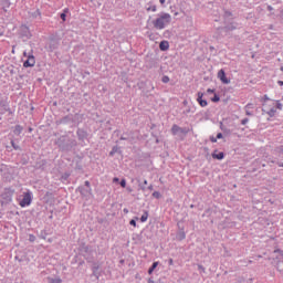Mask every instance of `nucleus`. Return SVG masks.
Instances as JSON below:
<instances>
[{"label":"nucleus","instance_id":"1","mask_svg":"<svg viewBox=\"0 0 283 283\" xmlns=\"http://www.w3.org/2000/svg\"><path fill=\"white\" fill-rule=\"evenodd\" d=\"M282 104L274 99H264L262 111L268 114L271 118L275 115L276 109H281Z\"/></svg>","mask_w":283,"mask_h":283},{"label":"nucleus","instance_id":"2","mask_svg":"<svg viewBox=\"0 0 283 283\" xmlns=\"http://www.w3.org/2000/svg\"><path fill=\"white\" fill-rule=\"evenodd\" d=\"M56 145L62 151H70L72 147H76V139L70 136H62L56 140Z\"/></svg>","mask_w":283,"mask_h":283},{"label":"nucleus","instance_id":"3","mask_svg":"<svg viewBox=\"0 0 283 283\" xmlns=\"http://www.w3.org/2000/svg\"><path fill=\"white\" fill-rule=\"evenodd\" d=\"M171 23V14L163 13L159 18L153 21L154 28L156 30H165V25H169Z\"/></svg>","mask_w":283,"mask_h":283},{"label":"nucleus","instance_id":"4","mask_svg":"<svg viewBox=\"0 0 283 283\" xmlns=\"http://www.w3.org/2000/svg\"><path fill=\"white\" fill-rule=\"evenodd\" d=\"M23 55L27 56V61H24V66L25 67H34L36 60L34 59V55L32 53H28V51L23 52Z\"/></svg>","mask_w":283,"mask_h":283},{"label":"nucleus","instance_id":"5","mask_svg":"<svg viewBox=\"0 0 283 283\" xmlns=\"http://www.w3.org/2000/svg\"><path fill=\"white\" fill-rule=\"evenodd\" d=\"M32 205V193L25 192L23 199L20 201V207H30Z\"/></svg>","mask_w":283,"mask_h":283},{"label":"nucleus","instance_id":"6","mask_svg":"<svg viewBox=\"0 0 283 283\" xmlns=\"http://www.w3.org/2000/svg\"><path fill=\"white\" fill-rule=\"evenodd\" d=\"M218 78H220L221 83H223L224 85H229V83H231V80L227 78L224 70H220L218 72Z\"/></svg>","mask_w":283,"mask_h":283},{"label":"nucleus","instance_id":"7","mask_svg":"<svg viewBox=\"0 0 283 283\" xmlns=\"http://www.w3.org/2000/svg\"><path fill=\"white\" fill-rule=\"evenodd\" d=\"M171 133L174 136H178V134H187V130L175 124L172 125Z\"/></svg>","mask_w":283,"mask_h":283},{"label":"nucleus","instance_id":"8","mask_svg":"<svg viewBox=\"0 0 283 283\" xmlns=\"http://www.w3.org/2000/svg\"><path fill=\"white\" fill-rule=\"evenodd\" d=\"M78 191L84 198H90V196H92V188L80 187Z\"/></svg>","mask_w":283,"mask_h":283},{"label":"nucleus","instance_id":"9","mask_svg":"<svg viewBox=\"0 0 283 283\" xmlns=\"http://www.w3.org/2000/svg\"><path fill=\"white\" fill-rule=\"evenodd\" d=\"M227 25L224 27V30L227 32H233V30H238V23L235 22H227Z\"/></svg>","mask_w":283,"mask_h":283},{"label":"nucleus","instance_id":"10","mask_svg":"<svg viewBox=\"0 0 283 283\" xmlns=\"http://www.w3.org/2000/svg\"><path fill=\"white\" fill-rule=\"evenodd\" d=\"M223 18H224V23H229L230 21L233 20V13H231V11H224Z\"/></svg>","mask_w":283,"mask_h":283},{"label":"nucleus","instance_id":"11","mask_svg":"<svg viewBox=\"0 0 283 283\" xmlns=\"http://www.w3.org/2000/svg\"><path fill=\"white\" fill-rule=\"evenodd\" d=\"M22 36H25L27 39H30L32 34H30V29L28 27L22 25L21 27Z\"/></svg>","mask_w":283,"mask_h":283},{"label":"nucleus","instance_id":"12","mask_svg":"<svg viewBox=\"0 0 283 283\" xmlns=\"http://www.w3.org/2000/svg\"><path fill=\"white\" fill-rule=\"evenodd\" d=\"M159 49L161 50V52H167V50H169V42L168 41H161L159 43Z\"/></svg>","mask_w":283,"mask_h":283},{"label":"nucleus","instance_id":"13","mask_svg":"<svg viewBox=\"0 0 283 283\" xmlns=\"http://www.w3.org/2000/svg\"><path fill=\"white\" fill-rule=\"evenodd\" d=\"M212 158H214L216 160H222L224 158V153H219V154L213 153Z\"/></svg>","mask_w":283,"mask_h":283},{"label":"nucleus","instance_id":"14","mask_svg":"<svg viewBox=\"0 0 283 283\" xmlns=\"http://www.w3.org/2000/svg\"><path fill=\"white\" fill-rule=\"evenodd\" d=\"M21 132H23V127H21V125H17L14 127L13 134H15V136H19Z\"/></svg>","mask_w":283,"mask_h":283},{"label":"nucleus","instance_id":"15","mask_svg":"<svg viewBox=\"0 0 283 283\" xmlns=\"http://www.w3.org/2000/svg\"><path fill=\"white\" fill-rule=\"evenodd\" d=\"M49 283H62L63 281L60 277H48Z\"/></svg>","mask_w":283,"mask_h":283},{"label":"nucleus","instance_id":"16","mask_svg":"<svg viewBox=\"0 0 283 283\" xmlns=\"http://www.w3.org/2000/svg\"><path fill=\"white\" fill-rule=\"evenodd\" d=\"M77 136H78L80 140H83V138H85V136H87V135L83 129H78L77 130Z\"/></svg>","mask_w":283,"mask_h":283},{"label":"nucleus","instance_id":"17","mask_svg":"<svg viewBox=\"0 0 283 283\" xmlns=\"http://www.w3.org/2000/svg\"><path fill=\"white\" fill-rule=\"evenodd\" d=\"M157 266H158V262H154L153 265L148 270V274L151 275V273H154V271H156Z\"/></svg>","mask_w":283,"mask_h":283},{"label":"nucleus","instance_id":"18","mask_svg":"<svg viewBox=\"0 0 283 283\" xmlns=\"http://www.w3.org/2000/svg\"><path fill=\"white\" fill-rule=\"evenodd\" d=\"M185 238H187V235L185 234V231H179L177 234V239L178 240H185Z\"/></svg>","mask_w":283,"mask_h":283},{"label":"nucleus","instance_id":"19","mask_svg":"<svg viewBox=\"0 0 283 283\" xmlns=\"http://www.w3.org/2000/svg\"><path fill=\"white\" fill-rule=\"evenodd\" d=\"M148 218H149V213L148 212H144V214L140 218V222H147Z\"/></svg>","mask_w":283,"mask_h":283},{"label":"nucleus","instance_id":"20","mask_svg":"<svg viewBox=\"0 0 283 283\" xmlns=\"http://www.w3.org/2000/svg\"><path fill=\"white\" fill-rule=\"evenodd\" d=\"M32 19H36L38 17H41V11L36 10L35 12L31 13Z\"/></svg>","mask_w":283,"mask_h":283},{"label":"nucleus","instance_id":"21","mask_svg":"<svg viewBox=\"0 0 283 283\" xmlns=\"http://www.w3.org/2000/svg\"><path fill=\"white\" fill-rule=\"evenodd\" d=\"M118 146L113 147L112 151L109 153V156H114V154H117Z\"/></svg>","mask_w":283,"mask_h":283},{"label":"nucleus","instance_id":"22","mask_svg":"<svg viewBox=\"0 0 283 283\" xmlns=\"http://www.w3.org/2000/svg\"><path fill=\"white\" fill-rule=\"evenodd\" d=\"M219 102H220V96L214 94V96L212 97V103H219Z\"/></svg>","mask_w":283,"mask_h":283},{"label":"nucleus","instance_id":"23","mask_svg":"<svg viewBox=\"0 0 283 283\" xmlns=\"http://www.w3.org/2000/svg\"><path fill=\"white\" fill-rule=\"evenodd\" d=\"M199 105H200L201 107H207V105H208L207 99H201V101L199 102Z\"/></svg>","mask_w":283,"mask_h":283},{"label":"nucleus","instance_id":"24","mask_svg":"<svg viewBox=\"0 0 283 283\" xmlns=\"http://www.w3.org/2000/svg\"><path fill=\"white\" fill-rule=\"evenodd\" d=\"M205 96V94L203 93H198V97H197V101H198V103H200V101H203L202 99V97Z\"/></svg>","mask_w":283,"mask_h":283},{"label":"nucleus","instance_id":"25","mask_svg":"<svg viewBox=\"0 0 283 283\" xmlns=\"http://www.w3.org/2000/svg\"><path fill=\"white\" fill-rule=\"evenodd\" d=\"M11 145H12L13 149H15V150L21 149V147L19 145L14 144V140H11Z\"/></svg>","mask_w":283,"mask_h":283},{"label":"nucleus","instance_id":"26","mask_svg":"<svg viewBox=\"0 0 283 283\" xmlns=\"http://www.w3.org/2000/svg\"><path fill=\"white\" fill-rule=\"evenodd\" d=\"M276 153H277L279 155H283V146H279V147L276 148Z\"/></svg>","mask_w":283,"mask_h":283},{"label":"nucleus","instance_id":"27","mask_svg":"<svg viewBox=\"0 0 283 283\" xmlns=\"http://www.w3.org/2000/svg\"><path fill=\"white\" fill-rule=\"evenodd\" d=\"M50 48L51 50H56V41H52Z\"/></svg>","mask_w":283,"mask_h":283},{"label":"nucleus","instance_id":"28","mask_svg":"<svg viewBox=\"0 0 283 283\" xmlns=\"http://www.w3.org/2000/svg\"><path fill=\"white\" fill-rule=\"evenodd\" d=\"M119 185L120 187H123V189H125V187H127V181L125 179H122Z\"/></svg>","mask_w":283,"mask_h":283},{"label":"nucleus","instance_id":"29","mask_svg":"<svg viewBox=\"0 0 283 283\" xmlns=\"http://www.w3.org/2000/svg\"><path fill=\"white\" fill-rule=\"evenodd\" d=\"M7 200H12V192L4 193Z\"/></svg>","mask_w":283,"mask_h":283},{"label":"nucleus","instance_id":"30","mask_svg":"<svg viewBox=\"0 0 283 283\" xmlns=\"http://www.w3.org/2000/svg\"><path fill=\"white\" fill-rule=\"evenodd\" d=\"M147 11L156 12V6H150L149 8H147Z\"/></svg>","mask_w":283,"mask_h":283},{"label":"nucleus","instance_id":"31","mask_svg":"<svg viewBox=\"0 0 283 283\" xmlns=\"http://www.w3.org/2000/svg\"><path fill=\"white\" fill-rule=\"evenodd\" d=\"M163 83H169V76L165 75L161 78Z\"/></svg>","mask_w":283,"mask_h":283},{"label":"nucleus","instance_id":"32","mask_svg":"<svg viewBox=\"0 0 283 283\" xmlns=\"http://www.w3.org/2000/svg\"><path fill=\"white\" fill-rule=\"evenodd\" d=\"M120 140H132V139L129 138V136L123 135V136L120 137Z\"/></svg>","mask_w":283,"mask_h":283},{"label":"nucleus","instance_id":"33","mask_svg":"<svg viewBox=\"0 0 283 283\" xmlns=\"http://www.w3.org/2000/svg\"><path fill=\"white\" fill-rule=\"evenodd\" d=\"M153 197L154 198H160V192H158V191L153 192Z\"/></svg>","mask_w":283,"mask_h":283},{"label":"nucleus","instance_id":"34","mask_svg":"<svg viewBox=\"0 0 283 283\" xmlns=\"http://www.w3.org/2000/svg\"><path fill=\"white\" fill-rule=\"evenodd\" d=\"M86 189H92V187L90 186V181H85L84 186Z\"/></svg>","mask_w":283,"mask_h":283},{"label":"nucleus","instance_id":"35","mask_svg":"<svg viewBox=\"0 0 283 283\" xmlns=\"http://www.w3.org/2000/svg\"><path fill=\"white\" fill-rule=\"evenodd\" d=\"M29 240H30V242H34V240H36V237H34V235L31 234V235L29 237Z\"/></svg>","mask_w":283,"mask_h":283},{"label":"nucleus","instance_id":"36","mask_svg":"<svg viewBox=\"0 0 283 283\" xmlns=\"http://www.w3.org/2000/svg\"><path fill=\"white\" fill-rule=\"evenodd\" d=\"M210 140H211L212 143H218V138H216V137H213V136H210Z\"/></svg>","mask_w":283,"mask_h":283},{"label":"nucleus","instance_id":"37","mask_svg":"<svg viewBox=\"0 0 283 283\" xmlns=\"http://www.w3.org/2000/svg\"><path fill=\"white\" fill-rule=\"evenodd\" d=\"M129 224H130L132 227H136V220H134V219L130 220V221H129Z\"/></svg>","mask_w":283,"mask_h":283},{"label":"nucleus","instance_id":"38","mask_svg":"<svg viewBox=\"0 0 283 283\" xmlns=\"http://www.w3.org/2000/svg\"><path fill=\"white\" fill-rule=\"evenodd\" d=\"M96 271H98V265H97V264H94V266H93V273H96Z\"/></svg>","mask_w":283,"mask_h":283},{"label":"nucleus","instance_id":"39","mask_svg":"<svg viewBox=\"0 0 283 283\" xmlns=\"http://www.w3.org/2000/svg\"><path fill=\"white\" fill-rule=\"evenodd\" d=\"M147 185V180L144 181V185L140 186V189H143V191H145V186Z\"/></svg>","mask_w":283,"mask_h":283},{"label":"nucleus","instance_id":"40","mask_svg":"<svg viewBox=\"0 0 283 283\" xmlns=\"http://www.w3.org/2000/svg\"><path fill=\"white\" fill-rule=\"evenodd\" d=\"M61 19H62V21H65V17H66V14L65 13H61Z\"/></svg>","mask_w":283,"mask_h":283},{"label":"nucleus","instance_id":"41","mask_svg":"<svg viewBox=\"0 0 283 283\" xmlns=\"http://www.w3.org/2000/svg\"><path fill=\"white\" fill-rule=\"evenodd\" d=\"M242 125H247V123H249V119H247V118H244V119H242Z\"/></svg>","mask_w":283,"mask_h":283},{"label":"nucleus","instance_id":"42","mask_svg":"<svg viewBox=\"0 0 283 283\" xmlns=\"http://www.w3.org/2000/svg\"><path fill=\"white\" fill-rule=\"evenodd\" d=\"M217 138H218V139L223 138L222 133H219V134L217 135Z\"/></svg>","mask_w":283,"mask_h":283},{"label":"nucleus","instance_id":"43","mask_svg":"<svg viewBox=\"0 0 283 283\" xmlns=\"http://www.w3.org/2000/svg\"><path fill=\"white\" fill-rule=\"evenodd\" d=\"M207 93H208V94H213V90L208 88V90H207Z\"/></svg>","mask_w":283,"mask_h":283},{"label":"nucleus","instance_id":"44","mask_svg":"<svg viewBox=\"0 0 283 283\" xmlns=\"http://www.w3.org/2000/svg\"><path fill=\"white\" fill-rule=\"evenodd\" d=\"M169 265H170V266L174 265V259H169Z\"/></svg>","mask_w":283,"mask_h":283},{"label":"nucleus","instance_id":"45","mask_svg":"<svg viewBox=\"0 0 283 283\" xmlns=\"http://www.w3.org/2000/svg\"><path fill=\"white\" fill-rule=\"evenodd\" d=\"M199 271H203L205 272V268L202 265H198Z\"/></svg>","mask_w":283,"mask_h":283},{"label":"nucleus","instance_id":"46","mask_svg":"<svg viewBox=\"0 0 283 283\" xmlns=\"http://www.w3.org/2000/svg\"><path fill=\"white\" fill-rule=\"evenodd\" d=\"M4 6H10V2L8 0H3Z\"/></svg>","mask_w":283,"mask_h":283},{"label":"nucleus","instance_id":"47","mask_svg":"<svg viewBox=\"0 0 283 283\" xmlns=\"http://www.w3.org/2000/svg\"><path fill=\"white\" fill-rule=\"evenodd\" d=\"M113 182H119V179L117 177L113 178Z\"/></svg>","mask_w":283,"mask_h":283},{"label":"nucleus","instance_id":"48","mask_svg":"<svg viewBox=\"0 0 283 283\" xmlns=\"http://www.w3.org/2000/svg\"><path fill=\"white\" fill-rule=\"evenodd\" d=\"M148 189H149L150 191L154 190V186H153V185L148 186Z\"/></svg>","mask_w":283,"mask_h":283},{"label":"nucleus","instance_id":"49","mask_svg":"<svg viewBox=\"0 0 283 283\" xmlns=\"http://www.w3.org/2000/svg\"><path fill=\"white\" fill-rule=\"evenodd\" d=\"M279 167H280V168H283V163H280V164H279Z\"/></svg>","mask_w":283,"mask_h":283},{"label":"nucleus","instance_id":"50","mask_svg":"<svg viewBox=\"0 0 283 283\" xmlns=\"http://www.w3.org/2000/svg\"><path fill=\"white\" fill-rule=\"evenodd\" d=\"M124 213H129V211L127 209H124Z\"/></svg>","mask_w":283,"mask_h":283},{"label":"nucleus","instance_id":"51","mask_svg":"<svg viewBox=\"0 0 283 283\" xmlns=\"http://www.w3.org/2000/svg\"><path fill=\"white\" fill-rule=\"evenodd\" d=\"M166 0H159V3H165Z\"/></svg>","mask_w":283,"mask_h":283},{"label":"nucleus","instance_id":"52","mask_svg":"<svg viewBox=\"0 0 283 283\" xmlns=\"http://www.w3.org/2000/svg\"><path fill=\"white\" fill-rule=\"evenodd\" d=\"M67 11H69V9H64V12H63V14H65Z\"/></svg>","mask_w":283,"mask_h":283},{"label":"nucleus","instance_id":"53","mask_svg":"<svg viewBox=\"0 0 283 283\" xmlns=\"http://www.w3.org/2000/svg\"><path fill=\"white\" fill-rule=\"evenodd\" d=\"M269 10H272V8H271V7H269Z\"/></svg>","mask_w":283,"mask_h":283},{"label":"nucleus","instance_id":"54","mask_svg":"<svg viewBox=\"0 0 283 283\" xmlns=\"http://www.w3.org/2000/svg\"><path fill=\"white\" fill-rule=\"evenodd\" d=\"M283 85V82H280Z\"/></svg>","mask_w":283,"mask_h":283},{"label":"nucleus","instance_id":"55","mask_svg":"<svg viewBox=\"0 0 283 283\" xmlns=\"http://www.w3.org/2000/svg\"><path fill=\"white\" fill-rule=\"evenodd\" d=\"M156 143H158V139H156Z\"/></svg>","mask_w":283,"mask_h":283}]
</instances>
